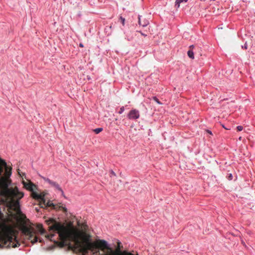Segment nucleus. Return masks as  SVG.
<instances>
[{"mask_svg": "<svg viewBox=\"0 0 255 255\" xmlns=\"http://www.w3.org/2000/svg\"><path fill=\"white\" fill-rule=\"evenodd\" d=\"M53 228H54L55 231L59 232V236L63 239L67 238L69 235L68 231L63 226L56 225L53 226Z\"/></svg>", "mask_w": 255, "mask_h": 255, "instance_id": "39448f33", "label": "nucleus"}, {"mask_svg": "<svg viewBox=\"0 0 255 255\" xmlns=\"http://www.w3.org/2000/svg\"><path fill=\"white\" fill-rule=\"evenodd\" d=\"M188 57L192 59L194 58V52L192 50H189L187 52Z\"/></svg>", "mask_w": 255, "mask_h": 255, "instance_id": "2eb2a0df", "label": "nucleus"}, {"mask_svg": "<svg viewBox=\"0 0 255 255\" xmlns=\"http://www.w3.org/2000/svg\"><path fill=\"white\" fill-rule=\"evenodd\" d=\"M0 241L3 244V245H0V248H2L4 245L6 246L8 248H10L11 246L13 248H16L20 246L16 238L9 234L1 236Z\"/></svg>", "mask_w": 255, "mask_h": 255, "instance_id": "f03ea898", "label": "nucleus"}, {"mask_svg": "<svg viewBox=\"0 0 255 255\" xmlns=\"http://www.w3.org/2000/svg\"><path fill=\"white\" fill-rule=\"evenodd\" d=\"M119 20L121 21V22L122 23L123 25H125V18L123 17L122 16H120L119 18Z\"/></svg>", "mask_w": 255, "mask_h": 255, "instance_id": "412c9836", "label": "nucleus"}, {"mask_svg": "<svg viewBox=\"0 0 255 255\" xmlns=\"http://www.w3.org/2000/svg\"><path fill=\"white\" fill-rule=\"evenodd\" d=\"M194 47V46L193 45H190V48H193Z\"/></svg>", "mask_w": 255, "mask_h": 255, "instance_id": "72a5a7b5", "label": "nucleus"}, {"mask_svg": "<svg viewBox=\"0 0 255 255\" xmlns=\"http://www.w3.org/2000/svg\"><path fill=\"white\" fill-rule=\"evenodd\" d=\"M0 164H1L2 166H4V167H7V163L5 162V161L1 158L0 157Z\"/></svg>", "mask_w": 255, "mask_h": 255, "instance_id": "dca6fc26", "label": "nucleus"}, {"mask_svg": "<svg viewBox=\"0 0 255 255\" xmlns=\"http://www.w3.org/2000/svg\"><path fill=\"white\" fill-rule=\"evenodd\" d=\"M243 49H248V45L247 42H246L244 45L242 46Z\"/></svg>", "mask_w": 255, "mask_h": 255, "instance_id": "cd10ccee", "label": "nucleus"}, {"mask_svg": "<svg viewBox=\"0 0 255 255\" xmlns=\"http://www.w3.org/2000/svg\"><path fill=\"white\" fill-rule=\"evenodd\" d=\"M241 242H242V244L244 246H246V244H245V243L244 242V241L243 240H242V241H241Z\"/></svg>", "mask_w": 255, "mask_h": 255, "instance_id": "7c9ffc66", "label": "nucleus"}, {"mask_svg": "<svg viewBox=\"0 0 255 255\" xmlns=\"http://www.w3.org/2000/svg\"><path fill=\"white\" fill-rule=\"evenodd\" d=\"M79 46L81 47H84V45L82 43H80Z\"/></svg>", "mask_w": 255, "mask_h": 255, "instance_id": "2f4dec72", "label": "nucleus"}, {"mask_svg": "<svg viewBox=\"0 0 255 255\" xmlns=\"http://www.w3.org/2000/svg\"><path fill=\"white\" fill-rule=\"evenodd\" d=\"M139 117V111L135 109H131L127 115L128 119L130 120H136Z\"/></svg>", "mask_w": 255, "mask_h": 255, "instance_id": "6e6552de", "label": "nucleus"}, {"mask_svg": "<svg viewBox=\"0 0 255 255\" xmlns=\"http://www.w3.org/2000/svg\"><path fill=\"white\" fill-rule=\"evenodd\" d=\"M231 235H232V236H236V237H238V236H239V237H240V235H239V234H236V235H235V234H234V233H231Z\"/></svg>", "mask_w": 255, "mask_h": 255, "instance_id": "c756f323", "label": "nucleus"}, {"mask_svg": "<svg viewBox=\"0 0 255 255\" xmlns=\"http://www.w3.org/2000/svg\"><path fill=\"white\" fill-rule=\"evenodd\" d=\"M222 127H223L224 128H225V129H228V128H225V126H224V125H222Z\"/></svg>", "mask_w": 255, "mask_h": 255, "instance_id": "f704fd0d", "label": "nucleus"}, {"mask_svg": "<svg viewBox=\"0 0 255 255\" xmlns=\"http://www.w3.org/2000/svg\"><path fill=\"white\" fill-rule=\"evenodd\" d=\"M42 204H44L46 207H51V209H52L53 206H55L54 204H53L50 200H48L47 203H46V202L45 203H42Z\"/></svg>", "mask_w": 255, "mask_h": 255, "instance_id": "ddd939ff", "label": "nucleus"}, {"mask_svg": "<svg viewBox=\"0 0 255 255\" xmlns=\"http://www.w3.org/2000/svg\"><path fill=\"white\" fill-rule=\"evenodd\" d=\"M40 177L43 179L45 182H48L50 185H51L52 186H53L56 189L58 190L61 193L62 195L65 198H66V196L64 195V193L62 189L60 187V185L57 183L56 182L53 181L51 180L48 178H46L45 177H44L42 175H39Z\"/></svg>", "mask_w": 255, "mask_h": 255, "instance_id": "423d86ee", "label": "nucleus"}, {"mask_svg": "<svg viewBox=\"0 0 255 255\" xmlns=\"http://www.w3.org/2000/svg\"><path fill=\"white\" fill-rule=\"evenodd\" d=\"M35 210L37 211V212H39V210L38 209V208H35Z\"/></svg>", "mask_w": 255, "mask_h": 255, "instance_id": "c9c22d12", "label": "nucleus"}, {"mask_svg": "<svg viewBox=\"0 0 255 255\" xmlns=\"http://www.w3.org/2000/svg\"><path fill=\"white\" fill-rule=\"evenodd\" d=\"M136 32H139L141 34V35L143 36L144 37H146L147 36V35L144 33H143L142 31L141 30H136Z\"/></svg>", "mask_w": 255, "mask_h": 255, "instance_id": "393cba45", "label": "nucleus"}, {"mask_svg": "<svg viewBox=\"0 0 255 255\" xmlns=\"http://www.w3.org/2000/svg\"><path fill=\"white\" fill-rule=\"evenodd\" d=\"M11 169H12V168H10V170L9 171H8V170L6 171V176H7V177L10 176V175L11 174Z\"/></svg>", "mask_w": 255, "mask_h": 255, "instance_id": "b1692460", "label": "nucleus"}, {"mask_svg": "<svg viewBox=\"0 0 255 255\" xmlns=\"http://www.w3.org/2000/svg\"><path fill=\"white\" fill-rule=\"evenodd\" d=\"M152 99L153 101H154L158 105H162V103L159 100V99L157 98L156 96L152 97Z\"/></svg>", "mask_w": 255, "mask_h": 255, "instance_id": "f3484780", "label": "nucleus"}, {"mask_svg": "<svg viewBox=\"0 0 255 255\" xmlns=\"http://www.w3.org/2000/svg\"><path fill=\"white\" fill-rule=\"evenodd\" d=\"M187 0H176L175 2V7L177 9L180 7V4L182 2H186Z\"/></svg>", "mask_w": 255, "mask_h": 255, "instance_id": "4468645a", "label": "nucleus"}, {"mask_svg": "<svg viewBox=\"0 0 255 255\" xmlns=\"http://www.w3.org/2000/svg\"><path fill=\"white\" fill-rule=\"evenodd\" d=\"M207 132H208V133H210V134H212V131L210 130H207Z\"/></svg>", "mask_w": 255, "mask_h": 255, "instance_id": "473e14b6", "label": "nucleus"}, {"mask_svg": "<svg viewBox=\"0 0 255 255\" xmlns=\"http://www.w3.org/2000/svg\"><path fill=\"white\" fill-rule=\"evenodd\" d=\"M226 177L230 181L233 180V175H232V173L228 174V175H227Z\"/></svg>", "mask_w": 255, "mask_h": 255, "instance_id": "5701e85b", "label": "nucleus"}, {"mask_svg": "<svg viewBox=\"0 0 255 255\" xmlns=\"http://www.w3.org/2000/svg\"><path fill=\"white\" fill-rule=\"evenodd\" d=\"M237 129L238 131H241L243 129V127L241 126H238L237 127Z\"/></svg>", "mask_w": 255, "mask_h": 255, "instance_id": "a878e982", "label": "nucleus"}, {"mask_svg": "<svg viewBox=\"0 0 255 255\" xmlns=\"http://www.w3.org/2000/svg\"><path fill=\"white\" fill-rule=\"evenodd\" d=\"M83 250L85 254H88L90 251L93 252V254L99 253L100 254L97 243L92 241L90 236H88L85 238Z\"/></svg>", "mask_w": 255, "mask_h": 255, "instance_id": "7ed1b4c3", "label": "nucleus"}, {"mask_svg": "<svg viewBox=\"0 0 255 255\" xmlns=\"http://www.w3.org/2000/svg\"><path fill=\"white\" fill-rule=\"evenodd\" d=\"M40 177L43 179L45 182H48L50 185H51L52 186H53L56 189L58 190L61 193L62 195L65 198H66V196L64 195V193L62 189L60 187V185L57 183L56 182L53 181L51 180L48 178H46L45 177H44L42 175H39Z\"/></svg>", "mask_w": 255, "mask_h": 255, "instance_id": "0eeeda50", "label": "nucleus"}, {"mask_svg": "<svg viewBox=\"0 0 255 255\" xmlns=\"http://www.w3.org/2000/svg\"><path fill=\"white\" fill-rule=\"evenodd\" d=\"M133 255H138L137 254H135V255H134V254H133Z\"/></svg>", "mask_w": 255, "mask_h": 255, "instance_id": "e433bc0d", "label": "nucleus"}, {"mask_svg": "<svg viewBox=\"0 0 255 255\" xmlns=\"http://www.w3.org/2000/svg\"><path fill=\"white\" fill-rule=\"evenodd\" d=\"M125 110V107L122 106L120 108V111L118 112V113L120 115L123 114V113L124 112Z\"/></svg>", "mask_w": 255, "mask_h": 255, "instance_id": "4be33fe9", "label": "nucleus"}, {"mask_svg": "<svg viewBox=\"0 0 255 255\" xmlns=\"http://www.w3.org/2000/svg\"><path fill=\"white\" fill-rule=\"evenodd\" d=\"M110 172V176L112 177V176L116 177L117 175L116 173L112 169H110L109 171Z\"/></svg>", "mask_w": 255, "mask_h": 255, "instance_id": "aec40b11", "label": "nucleus"}, {"mask_svg": "<svg viewBox=\"0 0 255 255\" xmlns=\"http://www.w3.org/2000/svg\"><path fill=\"white\" fill-rule=\"evenodd\" d=\"M33 186H35L32 183L26 184L25 185V188L31 192L34 190Z\"/></svg>", "mask_w": 255, "mask_h": 255, "instance_id": "f8f14e48", "label": "nucleus"}, {"mask_svg": "<svg viewBox=\"0 0 255 255\" xmlns=\"http://www.w3.org/2000/svg\"><path fill=\"white\" fill-rule=\"evenodd\" d=\"M31 196L32 198L40 201L42 203H45V194L43 193L38 194L34 190H33V191L31 192Z\"/></svg>", "mask_w": 255, "mask_h": 255, "instance_id": "1a4fd4ad", "label": "nucleus"}, {"mask_svg": "<svg viewBox=\"0 0 255 255\" xmlns=\"http://www.w3.org/2000/svg\"><path fill=\"white\" fill-rule=\"evenodd\" d=\"M3 166H2L1 164H0V175L1 174L2 171H3Z\"/></svg>", "mask_w": 255, "mask_h": 255, "instance_id": "c85d7f7f", "label": "nucleus"}, {"mask_svg": "<svg viewBox=\"0 0 255 255\" xmlns=\"http://www.w3.org/2000/svg\"><path fill=\"white\" fill-rule=\"evenodd\" d=\"M98 247L99 246L101 248L107 249L109 251L101 255H133L131 252H129L126 250L125 251H114L110 246L108 243L105 240H98ZM99 251V250L98 249Z\"/></svg>", "mask_w": 255, "mask_h": 255, "instance_id": "f257e3e1", "label": "nucleus"}, {"mask_svg": "<svg viewBox=\"0 0 255 255\" xmlns=\"http://www.w3.org/2000/svg\"><path fill=\"white\" fill-rule=\"evenodd\" d=\"M142 16L140 15H138V23L140 26L144 27L146 26L149 24V21L148 20L144 18L143 19H141Z\"/></svg>", "mask_w": 255, "mask_h": 255, "instance_id": "9d476101", "label": "nucleus"}, {"mask_svg": "<svg viewBox=\"0 0 255 255\" xmlns=\"http://www.w3.org/2000/svg\"><path fill=\"white\" fill-rule=\"evenodd\" d=\"M103 128H96L95 129H94V131L96 133V134H98L100 132H101L102 131H103Z\"/></svg>", "mask_w": 255, "mask_h": 255, "instance_id": "6ab92c4d", "label": "nucleus"}, {"mask_svg": "<svg viewBox=\"0 0 255 255\" xmlns=\"http://www.w3.org/2000/svg\"><path fill=\"white\" fill-rule=\"evenodd\" d=\"M117 249L116 251H121V249L123 248V246H122V243L118 240L117 242Z\"/></svg>", "mask_w": 255, "mask_h": 255, "instance_id": "a211bd4d", "label": "nucleus"}, {"mask_svg": "<svg viewBox=\"0 0 255 255\" xmlns=\"http://www.w3.org/2000/svg\"><path fill=\"white\" fill-rule=\"evenodd\" d=\"M54 236V235L53 234H51V235H47V238L50 240H52V238Z\"/></svg>", "mask_w": 255, "mask_h": 255, "instance_id": "bb28decb", "label": "nucleus"}, {"mask_svg": "<svg viewBox=\"0 0 255 255\" xmlns=\"http://www.w3.org/2000/svg\"><path fill=\"white\" fill-rule=\"evenodd\" d=\"M23 232L25 236L27 237L28 240L30 241L33 245L37 243L38 240H39L40 243L43 242L42 239H38L35 235L36 231L34 229L32 228H26L24 229Z\"/></svg>", "mask_w": 255, "mask_h": 255, "instance_id": "20e7f679", "label": "nucleus"}, {"mask_svg": "<svg viewBox=\"0 0 255 255\" xmlns=\"http://www.w3.org/2000/svg\"><path fill=\"white\" fill-rule=\"evenodd\" d=\"M55 206H53L52 209L55 210L56 211H59L62 210L63 212L66 214L67 212V209L65 207H62L60 205L54 204Z\"/></svg>", "mask_w": 255, "mask_h": 255, "instance_id": "9b49d317", "label": "nucleus"}]
</instances>
